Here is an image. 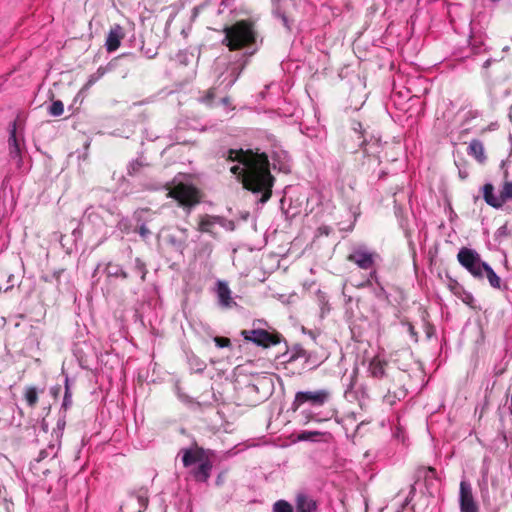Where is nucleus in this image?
<instances>
[{
  "instance_id": "48",
  "label": "nucleus",
  "mask_w": 512,
  "mask_h": 512,
  "mask_svg": "<svg viewBox=\"0 0 512 512\" xmlns=\"http://www.w3.org/2000/svg\"><path fill=\"white\" fill-rule=\"evenodd\" d=\"M361 145L363 146L364 152L369 153V149L367 148L368 144L365 141H363Z\"/></svg>"
},
{
  "instance_id": "45",
  "label": "nucleus",
  "mask_w": 512,
  "mask_h": 512,
  "mask_svg": "<svg viewBox=\"0 0 512 512\" xmlns=\"http://www.w3.org/2000/svg\"><path fill=\"white\" fill-rule=\"evenodd\" d=\"M62 372L65 374V384H69L71 380L69 375L66 373V362L63 363Z\"/></svg>"
},
{
  "instance_id": "46",
  "label": "nucleus",
  "mask_w": 512,
  "mask_h": 512,
  "mask_svg": "<svg viewBox=\"0 0 512 512\" xmlns=\"http://www.w3.org/2000/svg\"><path fill=\"white\" fill-rule=\"evenodd\" d=\"M353 129H354L355 131H359V132H361V129H362V125H361V123H359V122L355 123V124H354Z\"/></svg>"
},
{
  "instance_id": "21",
  "label": "nucleus",
  "mask_w": 512,
  "mask_h": 512,
  "mask_svg": "<svg viewBox=\"0 0 512 512\" xmlns=\"http://www.w3.org/2000/svg\"><path fill=\"white\" fill-rule=\"evenodd\" d=\"M494 186L492 183H486L482 187L483 199L487 205L495 208L501 209V202L499 196L494 193Z\"/></svg>"
},
{
  "instance_id": "29",
  "label": "nucleus",
  "mask_w": 512,
  "mask_h": 512,
  "mask_svg": "<svg viewBox=\"0 0 512 512\" xmlns=\"http://www.w3.org/2000/svg\"><path fill=\"white\" fill-rule=\"evenodd\" d=\"M369 370L376 379H381L385 373L384 364L378 359H373L370 362Z\"/></svg>"
},
{
  "instance_id": "20",
  "label": "nucleus",
  "mask_w": 512,
  "mask_h": 512,
  "mask_svg": "<svg viewBox=\"0 0 512 512\" xmlns=\"http://www.w3.org/2000/svg\"><path fill=\"white\" fill-rule=\"evenodd\" d=\"M182 452V462L184 467H189L194 463L202 462V460L205 459L204 450L199 447H196L195 449H184Z\"/></svg>"
},
{
  "instance_id": "12",
  "label": "nucleus",
  "mask_w": 512,
  "mask_h": 512,
  "mask_svg": "<svg viewBox=\"0 0 512 512\" xmlns=\"http://www.w3.org/2000/svg\"><path fill=\"white\" fill-rule=\"evenodd\" d=\"M459 507L460 512H479V506L473 496L472 487L467 481L460 482Z\"/></svg>"
},
{
  "instance_id": "49",
  "label": "nucleus",
  "mask_w": 512,
  "mask_h": 512,
  "mask_svg": "<svg viewBox=\"0 0 512 512\" xmlns=\"http://www.w3.org/2000/svg\"><path fill=\"white\" fill-rule=\"evenodd\" d=\"M247 388H249L251 391H256L258 386L252 385V386H247Z\"/></svg>"
},
{
  "instance_id": "8",
  "label": "nucleus",
  "mask_w": 512,
  "mask_h": 512,
  "mask_svg": "<svg viewBox=\"0 0 512 512\" xmlns=\"http://www.w3.org/2000/svg\"><path fill=\"white\" fill-rule=\"evenodd\" d=\"M331 399V393L326 389L309 390L298 392L295 396L293 406L294 409L299 408L303 404H309L312 407H321Z\"/></svg>"
},
{
  "instance_id": "39",
  "label": "nucleus",
  "mask_w": 512,
  "mask_h": 512,
  "mask_svg": "<svg viewBox=\"0 0 512 512\" xmlns=\"http://www.w3.org/2000/svg\"><path fill=\"white\" fill-rule=\"evenodd\" d=\"M212 250H213V246L210 243H205L200 248L199 254L200 255L204 254L208 257L212 253Z\"/></svg>"
},
{
  "instance_id": "41",
  "label": "nucleus",
  "mask_w": 512,
  "mask_h": 512,
  "mask_svg": "<svg viewBox=\"0 0 512 512\" xmlns=\"http://www.w3.org/2000/svg\"><path fill=\"white\" fill-rule=\"evenodd\" d=\"M65 387V395H64V399H63V407L65 409L68 408V406L71 404V399H70V394H69V388L70 386H64Z\"/></svg>"
},
{
  "instance_id": "11",
  "label": "nucleus",
  "mask_w": 512,
  "mask_h": 512,
  "mask_svg": "<svg viewBox=\"0 0 512 512\" xmlns=\"http://www.w3.org/2000/svg\"><path fill=\"white\" fill-rule=\"evenodd\" d=\"M241 335L246 341L265 348L276 345L280 342L278 334H272L264 329L243 330L241 331Z\"/></svg>"
},
{
  "instance_id": "33",
  "label": "nucleus",
  "mask_w": 512,
  "mask_h": 512,
  "mask_svg": "<svg viewBox=\"0 0 512 512\" xmlns=\"http://www.w3.org/2000/svg\"><path fill=\"white\" fill-rule=\"evenodd\" d=\"M133 269L137 274L140 275L141 281H145L147 274L146 264L140 258H136L134 260Z\"/></svg>"
},
{
  "instance_id": "38",
  "label": "nucleus",
  "mask_w": 512,
  "mask_h": 512,
  "mask_svg": "<svg viewBox=\"0 0 512 512\" xmlns=\"http://www.w3.org/2000/svg\"><path fill=\"white\" fill-rule=\"evenodd\" d=\"M214 342L219 348L228 347L230 345V340L224 337H215Z\"/></svg>"
},
{
  "instance_id": "27",
  "label": "nucleus",
  "mask_w": 512,
  "mask_h": 512,
  "mask_svg": "<svg viewBox=\"0 0 512 512\" xmlns=\"http://www.w3.org/2000/svg\"><path fill=\"white\" fill-rule=\"evenodd\" d=\"M109 66H100L97 71L93 74H91L87 80V82L84 85V89H89L92 87L97 81H99L106 73L109 71Z\"/></svg>"
},
{
  "instance_id": "5",
  "label": "nucleus",
  "mask_w": 512,
  "mask_h": 512,
  "mask_svg": "<svg viewBox=\"0 0 512 512\" xmlns=\"http://www.w3.org/2000/svg\"><path fill=\"white\" fill-rule=\"evenodd\" d=\"M379 255L372 251L365 244H357L351 248L347 260L357 265L360 269L370 270L373 268Z\"/></svg>"
},
{
  "instance_id": "36",
  "label": "nucleus",
  "mask_w": 512,
  "mask_h": 512,
  "mask_svg": "<svg viewBox=\"0 0 512 512\" xmlns=\"http://www.w3.org/2000/svg\"><path fill=\"white\" fill-rule=\"evenodd\" d=\"M322 434L318 431H303L297 435V439L299 441H308V440H316L317 437L321 436Z\"/></svg>"
},
{
  "instance_id": "16",
  "label": "nucleus",
  "mask_w": 512,
  "mask_h": 512,
  "mask_svg": "<svg viewBox=\"0 0 512 512\" xmlns=\"http://www.w3.org/2000/svg\"><path fill=\"white\" fill-rule=\"evenodd\" d=\"M216 294L218 304L222 309H232L237 307V303L233 299L232 292L226 282L220 280L217 282Z\"/></svg>"
},
{
  "instance_id": "30",
  "label": "nucleus",
  "mask_w": 512,
  "mask_h": 512,
  "mask_svg": "<svg viewBox=\"0 0 512 512\" xmlns=\"http://www.w3.org/2000/svg\"><path fill=\"white\" fill-rule=\"evenodd\" d=\"M24 398L30 407H34L38 402V391L33 386L27 387L24 392Z\"/></svg>"
},
{
  "instance_id": "50",
  "label": "nucleus",
  "mask_w": 512,
  "mask_h": 512,
  "mask_svg": "<svg viewBox=\"0 0 512 512\" xmlns=\"http://www.w3.org/2000/svg\"><path fill=\"white\" fill-rule=\"evenodd\" d=\"M428 471H429V472L434 473V472H435V469H434V468H432V467H429V468H428Z\"/></svg>"
},
{
  "instance_id": "17",
  "label": "nucleus",
  "mask_w": 512,
  "mask_h": 512,
  "mask_svg": "<svg viewBox=\"0 0 512 512\" xmlns=\"http://www.w3.org/2000/svg\"><path fill=\"white\" fill-rule=\"evenodd\" d=\"M155 215L156 213L149 209H139L134 213V219L139 225L138 233L143 240H147L151 235V231L147 228L146 224L150 222Z\"/></svg>"
},
{
  "instance_id": "6",
  "label": "nucleus",
  "mask_w": 512,
  "mask_h": 512,
  "mask_svg": "<svg viewBox=\"0 0 512 512\" xmlns=\"http://www.w3.org/2000/svg\"><path fill=\"white\" fill-rule=\"evenodd\" d=\"M189 392H185L180 386H177V394L179 398L186 403H197L198 405H211L215 399L213 386H203V390L199 391L196 386Z\"/></svg>"
},
{
  "instance_id": "43",
  "label": "nucleus",
  "mask_w": 512,
  "mask_h": 512,
  "mask_svg": "<svg viewBox=\"0 0 512 512\" xmlns=\"http://www.w3.org/2000/svg\"><path fill=\"white\" fill-rule=\"evenodd\" d=\"M394 394L398 398L404 397L406 395V390L404 389V386H398V391H394Z\"/></svg>"
},
{
  "instance_id": "28",
  "label": "nucleus",
  "mask_w": 512,
  "mask_h": 512,
  "mask_svg": "<svg viewBox=\"0 0 512 512\" xmlns=\"http://www.w3.org/2000/svg\"><path fill=\"white\" fill-rule=\"evenodd\" d=\"M498 196L502 207L506 202L512 200V181H505L503 183Z\"/></svg>"
},
{
  "instance_id": "35",
  "label": "nucleus",
  "mask_w": 512,
  "mask_h": 512,
  "mask_svg": "<svg viewBox=\"0 0 512 512\" xmlns=\"http://www.w3.org/2000/svg\"><path fill=\"white\" fill-rule=\"evenodd\" d=\"M273 512H293V507L285 500H278L273 505Z\"/></svg>"
},
{
  "instance_id": "7",
  "label": "nucleus",
  "mask_w": 512,
  "mask_h": 512,
  "mask_svg": "<svg viewBox=\"0 0 512 512\" xmlns=\"http://www.w3.org/2000/svg\"><path fill=\"white\" fill-rule=\"evenodd\" d=\"M168 196L178 201L179 205L188 208V213H190V209L200 201L198 190L185 184L176 185L169 190Z\"/></svg>"
},
{
  "instance_id": "2",
  "label": "nucleus",
  "mask_w": 512,
  "mask_h": 512,
  "mask_svg": "<svg viewBox=\"0 0 512 512\" xmlns=\"http://www.w3.org/2000/svg\"><path fill=\"white\" fill-rule=\"evenodd\" d=\"M223 44L230 50L246 49L245 56L250 57L258 50V33L250 20H240L224 28Z\"/></svg>"
},
{
  "instance_id": "37",
  "label": "nucleus",
  "mask_w": 512,
  "mask_h": 512,
  "mask_svg": "<svg viewBox=\"0 0 512 512\" xmlns=\"http://www.w3.org/2000/svg\"><path fill=\"white\" fill-rule=\"evenodd\" d=\"M372 281H375L377 284H379L378 277H377V272L375 270H372L370 272L369 278L365 282L361 283L360 287L369 286V285H371Z\"/></svg>"
},
{
  "instance_id": "47",
  "label": "nucleus",
  "mask_w": 512,
  "mask_h": 512,
  "mask_svg": "<svg viewBox=\"0 0 512 512\" xmlns=\"http://www.w3.org/2000/svg\"><path fill=\"white\" fill-rule=\"evenodd\" d=\"M119 228H120V229H126V228H127L126 221L122 220V221L119 223Z\"/></svg>"
},
{
  "instance_id": "13",
  "label": "nucleus",
  "mask_w": 512,
  "mask_h": 512,
  "mask_svg": "<svg viewBox=\"0 0 512 512\" xmlns=\"http://www.w3.org/2000/svg\"><path fill=\"white\" fill-rule=\"evenodd\" d=\"M246 61L242 64L239 63H231L226 70L219 76L218 82L219 86L223 87V89L230 88L238 79L241 71L243 70Z\"/></svg>"
},
{
  "instance_id": "19",
  "label": "nucleus",
  "mask_w": 512,
  "mask_h": 512,
  "mask_svg": "<svg viewBox=\"0 0 512 512\" xmlns=\"http://www.w3.org/2000/svg\"><path fill=\"white\" fill-rule=\"evenodd\" d=\"M296 512H315L317 510L316 501L305 493H299L296 496Z\"/></svg>"
},
{
  "instance_id": "10",
  "label": "nucleus",
  "mask_w": 512,
  "mask_h": 512,
  "mask_svg": "<svg viewBox=\"0 0 512 512\" xmlns=\"http://www.w3.org/2000/svg\"><path fill=\"white\" fill-rule=\"evenodd\" d=\"M216 226L223 227L226 230L234 229V223L221 216L206 214L201 216L198 222V230L202 233H208L214 238L217 237Z\"/></svg>"
},
{
  "instance_id": "18",
  "label": "nucleus",
  "mask_w": 512,
  "mask_h": 512,
  "mask_svg": "<svg viewBox=\"0 0 512 512\" xmlns=\"http://www.w3.org/2000/svg\"><path fill=\"white\" fill-rule=\"evenodd\" d=\"M124 37L123 28L119 24H115L111 27L105 42V47L108 52L116 51L120 44L121 40Z\"/></svg>"
},
{
  "instance_id": "1",
  "label": "nucleus",
  "mask_w": 512,
  "mask_h": 512,
  "mask_svg": "<svg viewBox=\"0 0 512 512\" xmlns=\"http://www.w3.org/2000/svg\"><path fill=\"white\" fill-rule=\"evenodd\" d=\"M224 157L230 165L231 173L241 181L243 187L260 196L259 203L264 204L271 198L275 179L266 153L258 149H229Z\"/></svg>"
},
{
  "instance_id": "40",
  "label": "nucleus",
  "mask_w": 512,
  "mask_h": 512,
  "mask_svg": "<svg viewBox=\"0 0 512 512\" xmlns=\"http://www.w3.org/2000/svg\"><path fill=\"white\" fill-rule=\"evenodd\" d=\"M406 326H407V331H408V333H409L410 337H411L415 342H417V341H418V334H417V332L415 331L414 326H413L411 323H407V324H406Z\"/></svg>"
},
{
  "instance_id": "42",
  "label": "nucleus",
  "mask_w": 512,
  "mask_h": 512,
  "mask_svg": "<svg viewBox=\"0 0 512 512\" xmlns=\"http://www.w3.org/2000/svg\"><path fill=\"white\" fill-rule=\"evenodd\" d=\"M375 296L379 299H387L388 295L382 286L375 290Z\"/></svg>"
},
{
  "instance_id": "44",
  "label": "nucleus",
  "mask_w": 512,
  "mask_h": 512,
  "mask_svg": "<svg viewBox=\"0 0 512 512\" xmlns=\"http://www.w3.org/2000/svg\"><path fill=\"white\" fill-rule=\"evenodd\" d=\"M7 281H8V283H10V286H8V287H6V288L4 289V291H5V292H7L9 289H11V288L14 286L15 276H14V275H12V274H11V275H9V277H8V280H7Z\"/></svg>"
},
{
  "instance_id": "22",
  "label": "nucleus",
  "mask_w": 512,
  "mask_h": 512,
  "mask_svg": "<svg viewBox=\"0 0 512 512\" xmlns=\"http://www.w3.org/2000/svg\"><path fill=\"white\" fill-rule=\"evenodd\" d=\"M212 463L208 459L202 460L199 466L193 469L192 474L196 481L206 482L210 477Z\"/></svg>"
},
{
  "instance_id": "32",
  "label": "nucleus",
  "mask_w": 512,
  "mask_h": 512,
  "mask_svg": "<svg viewBox=\"0 0 512 512\" xmlns=\"http://www.w3.org/2000/svg\"><path fill=\"white\" fill-rule=\"evenodd\" d=\"M459 292H461V295H460V298L461 300L468 306L470 307H473V302H474V297L473 295L470 293V292H466L463 290L462 287H460L457 283H456V291H454L455 294H458Z\"/></svg>"
},
{
  "instance_id": "26",
  "label": "nucleus",
  "mask_w": 512,
  "mask_h": 512,
  "mask_svg": "<svg viewBox=\"0 0 512 512\" xmlns=\"http://www.w3.org/2000/svg\"><path fill=\"white\" fill-rule=\"evenodd\" d=\"M486 275V278L488 279L489 284L495 288L500 289L501 288V279L500 277L495 273V271L492 269V267L487 263L486 267L483 269V275Z\"/></svg>"
},
{
  "instance_id": "23",
  "label": "nucleus",
  "mask_w": 512,
  "mask_h": 512,
  "mask_svg": "<svg viewBox=\"0 0 512 512\" xmlns=\"http://www.w3.org/2000/svg\"><path fill=\"white\" fill-rule=\"evenodd\" d=\"M468 154L474 157L479 163L486 161V155L483 143L480 140L474 139L468 146Z\"/></svg>"
},
{
  "instance_id": "31",
  "label": "nucleus",
  "mask_w": 512,
  "mask_h": 512,
  "mask_svg": "<svg viewBox=\"0 0 512 512\" xmlns=\"http://www.w3.org/2000/svg\"><path fill=\"white\" fill-rule=\"evenodd\" d=\"M188 362H189L190 369L196 373L202 372L206 367V364L204 363V361H202L201 359H199L196 356L189 357Z\"/></svg>"
},
{
  "instance_id": "3",
  "label": "nucleus",
  "mask_w": 512,
  "mask_h": 512,
  "mask_svg": "<svg viewBox=\"0 0 512 512\" xmlns=\"http://www.w3.org/2000/svg\"><path fill=\"white\" fill-rule=\"evenodd\" d=\"M457 260L474 278L483 279V269L487 263L476 250L462 247L457 254Z\"/></svg>"
},
{
  "instance_id": "4",
  "label": "nucleus",
  "mask_w": 512,
  "mask_h": 512,
  "mask_svg": "<svg viewBox=\"0 0 512 512\" xmlns=\"http://www.w3.org/2000/svg\"><path fill=\"white\" fill-rule=\"evenodd\" d=\"M9 156L18 168L22 165V149L24 147L23 131L20 128V119L17 117L9 126Z\"/></svg>"
},
{
  "instance_id": "24",
  "label": "nucleus",
  "mask_w": 512,
  "mask_h": 512,
  "mask_svg": "<svg viewBox=\"0 0 512 512\" xmlns=\"http://www.w3.org/2000/svg\"><path fill=\"white\" fill-rule=\"evenodd\" d=\"M273 169L278 170L283 173H289L291 170L288 156L285 152L281 151L279 153H274L273 155Z\"/></svg>"
},
{
  "instance_id": "9",
  "label": "nucleus",
  "mask_w": 512,
  "mask_h": 512,
  "mask_svg": "<svg viewBox=\"0 0 512 512\" xmlns=\"http://www.w3.org/2000/svg\"><path fill=\"white\" fill-rule=\"evenodd\" d=\"M149 504V493L145 487L131 492L127 500L121 505V510L125 512H144Z\"/></svg>"
},
{
  "instance_id": "34",
  "label": "nucleus",
  "mask_w": 512,
  "mask_h": 512,
  "mask_svg": "<svg viewBox=\"0 0 512 512\" xmlns=\"http://www.w3.org/2000/svg\"><path fill=\"white\" fill-rule=\"evenodd\" d=\"M48 112L51 116L58 117L61 116L64 112V105L62 101L56 100L53 101L52 104L48 108Z\"/></svg>"
},
{
  "instance_id": "25",
  "label": "nucleus",
  "mask_w": 512,
  "mask_h": 512,
  "mask_svg": "<svg viewBox=\"0 0 512 512\" xmlns=\"http://www.w3.org/2000/svg\"><path fill=\"white\" fill-rule=\"evenodd\" d=\"M105 273L108 277L126 279L128 277L127 272L123 269L120 264L109 262L105 267Z\"/></svg>"
},
{
  "instance_id": "15",
  "label": "nucleus",
  "mask_w": 512,
  "mask_h": 512,
  "mask_svg": "<svg viewBox=\"0 0 512 512\" xmlns=\"http://www.w3.org/2000/svg\"><path fill=\"white\" fill-rule=\"evenodd\" d=\"M188 230L186 228L177 227L172 233L167 235V243L181 254L188 246Z\"/></svg>"
},
{
  "instance_id": "14",
  "label": "nucleus",
  "mask_w": 512,
  "mask_h": 512,
  "mask_svg": "<svg viewBox=\"0 0 512 512\" xmlns=\"http://www.w3.org/2000/svg\"><path fill=\"white\" fill-rule=\"evenodd\" d=\"M73 355L82 369H89L95 358L92 348L86 343L76 344Z\"/></svg>"
}]
</instances>
